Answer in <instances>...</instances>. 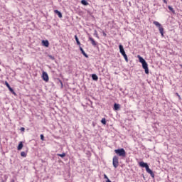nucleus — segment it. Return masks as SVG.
Here are the masks:
<instances>
[{"label": "nucleus", "instance_id": "obj_1", "mask_svg": "<svg viewBox=\"0 0 182 182\" xmlns=\"http://www.w3.org/2000/svg\"><path fill=\"white\" fill-rule=\"evenodd\" d=\"M114 153H116V154H117L119 157H126V151L123 148L115 149Z\"/></svg>", "mask_w": 182, "mask_h": 182}, {"label": "nucleus", "instance_id": "obj_2", "mask_svg": "<svg viewBox=\"0 0 182 182\" xmlns=\"http://www.w3.org/2000/svg\"><path fill=\"white\" fill-rule=\"evenodd\" d=\"M154 25H156L157 28H159V31L161 35V36H164V28H163V26L159 21H154Z\"/></svg>", "mask_w": 182, "mask_h": 182}, {"label": "nucleus", "instance_id": "obj_3", "mask_svg": "<svg viewBox=\"0 0 182 182\" xmlns=\"http://www.w3.org/2000/svg\"><path fill=\"white\" fill-rule=\"evenodd\" d=\"M112 164L114 168H117V167H119V157L117 156H114L113 157Z\"/></svg>", "mask_w": 182, "mask_h": 182}, {"label": "nucleus", "instance_id": "obj_4", "mask_svg": "<svg viewBox=\"0 0 182 182\" xmlns=\"http://www.w3.org/2000/svg\"><path fill=\"white\" fill-rule=\"evenodd\" d=\"M4 85H6V87H8L9 90H10V92H11V93H12V95H14V96H16V93L15 92L14 89H12V87H11V85H9V83H8V81H5Z\"/></svg>", "mask_w": 182, "mask_h": 182}, {"label": "nucleus", "instance_id": "obj_5", "mask_svg": "<svg viewBox=\"0 0 182 182\" xmlns=\"http://www.w3.org/2000/svg\"><path fill=\"white\" fill-rule=\"evenodd\" d=\"M142 68L144 69L146 75H149V65L146 61L142 63Z\"/></svg>", "mask_w": 182, "mask_h": 182}, {"label": "nucleus", "instance_id": "obj_6", "mask_svg": "<svg viewBox=\"0 0 182 182\" xmlns=\"http://www.w3.org/2000/svg\"><path fill=\"white\" fill-rule=\"evenodd\" d=\"M43 80H45V82H48L49 80V76L48 75V73L46 72H43V75H42Z\"/></svg>", "mask_w": 182, "mask_h": 182}, {"label": "nucleus", "instance_id": "obj_7", "mask_svg": "<svg viewBox=\"0 0 182 182\" xmlns=\"http://www.w3.org/2000/svg\"><path fill=\"white\" fill-rule=\"evenodd\" d=\"M119 52H120L121 55H122V56L124 55H126V52L124 51V48H123V45L120 44L119 46Z\"/></svg>", "mask_w": 182, "mask_h": 182}, {"label": "nucleus", "instance_id": "obj_8", "mask_svg": "<svg viewBox=\"0 0 182 182\" xmlns=\"http://www.w3.org/2000/svg\"><path fill=\"white\" fill-rule=\"evenodd\" d=\"M146 172L149 173V174H150V176L154 178V173H153V171H151V169H150V168L149 166H147L146 168Z\"/></svg>", "mask_w": 182, "mask_h": 182}, {"label": "nucleus", "instance_id": "obj_9", "mask_svg": "<svg viewBox=\"0 0 182 182\" xmlns=\"http://www.w3.org/2000/svg\"><path fill=\"white\" fill-rule=\"evenodd\" d=\"M42 43H43V46H46V48L49 47V41L48 40H43Z\"/></svg>", "mask_w": 182, "mask_h": 182}, {"label": "nucleus", "instance_id": "obj_10", "mask_svg": "<svg viewBox=\"0 0 182 182\" xmlns=\"http://www.w3.org/2000/svg\"><path fill=\"white\" fill-rule=\"evenodd\" d=\"M80 50L81 53L83 55V56H85V58H89V55H87V54L85 52V50L81 46H80Z\"/></svg>", "mask_w": 182, "mask_h": 182}, {"label": "nucleus", "instance_id": "obj_11", "mask_svg": "<svg viewBox=\"0 0 182 182\" xmlns=\"http://www.w3.org/2000/svg\"><path fill=\"white\" fill-rule=\"evenodd\" d=\"M139 166H140L141 167L144 168L149 167V165L147 164V163H144V162H143V161L139 162Z\"/></svg>", "mask_w": 182, "mask_h": 182}, {"label": "nucleus", "instance_id": "obj_12", "mask_svg": "<svg viewBox=\"0 0 182 182\" xmlns=\"http://www.w3.org/2000/svg\"><path fill=\"white\" fill-rule=\"evenodd\" d=\"M89 40L91 41L92 46H96V45H97V43H96V41H95V39H93V38L90 37Z\"/></svg>", "mask_w": 182, "mask_h": 182}, {"label": "nucleus", "instance_id": "obj_13", "mask_svg": "<svg viewBox=\"0 0 182 182\" xmlns=\"http://www.w3.org/2000/svg\"><path fill=\"white\" fill-rule=\"evenodd\" d=\"M54 14H56L58 15V18H62V13L59 11L58 10H54Z\"/></svg>", "mask_w": 182, "mask_h": 182}, {"label": "nucleus", "instance_id": "obj_14", "mask_svg": "<svg viewBox=\"0 0 182 182\" xmlns=\"http://www.w3.org/2000/svg\"><path fill=\"white\" fill-rule=\"evenodd\" d=\"M138 59L140 62V63L143 64L146 62V60H144L141 56L138 55Z\"/></svg>", "mask_w": 182, "mask_h": 182}, {"label": "nucleus", "instance_id": "obj_15", "mask_svg": "<svg viewBox=\"0 0 182 182\" xmlns=\"http://www.w3.org/2000/svg\"><path fill=\"white\" fill-rule=\"evenodd\" d=\"M92 80H99V77H97V75L96 74H92Z\"/></svg>", "mask_w": 182, "mask_h": 182}, {"label": "nucleus", "instance_id": "obj_16", "mask_svg": "<svg viewBox=\"0 0 182 182\" xmlns=\"http://www.w3.org/2000/svg\"><path fill=\"white\" fill-rule=\"evenodd\" d=\"M120 109V105H119V104H114V110H118V109Z\"/></svg>", "mask_w": 182, "mask_h": 182}, {"label": "nucleus", "instance_id": "obj_17", "mask_svg": "<svg viewBox=\"0 0 182 182\" xmlns=\"http://www.w3.org/2000/svg\"><path fill=\"white\" fill-rule=\"evenodd\" d=\"M81 4L82 5H85V6H87V5H89V3L87 1H86V0H82Z\"/></svg>", "mask_w": 182, "mask_h": 182}, {"label": "nucleus", "instance_id": "obj_18", "mask_svg": "<svg viewBox=\"0 0 182 182\" xmlns=\"http://www.w3.org/2000/svg\"><path fill=\"white\" fill-rule=\"evenodd\" d=\"M22 147H23V144L21 141L18 146V150H22Z\"/></svg>", "mask_w": 182, "mask_h": 182}, {"label": "nucleus", "instance_id": "obj_19", "mask_svg": "<svg viewBox=\"0 0 182 182\" xmlns=\"http://www.w3.org/2000/svg\"><path fill=\"white\" fill-rule=\"evenodd\" d=\"M168 9H169V11H171V13L176 14V11H174V9H173V7H171V6H168Z\"/></svg>", "mask_w": 182, "mask_h": 182}, {"label": "nucleus", "instance_id": "obj_20", "mask_svg": "<svg viewBox=\"0 0 182 182\" xmlns=\"http://www.w3.org/2000/svg\"><path fill=\"white\" fill-rule=\"evenodd\" d=\"M75 41L77 42V45L80 46V41H79V38H77V36H75Z\"/></svg>", "mask_w": 182, "mask_h": 182}, {"label": "nucleus", "instance_id": "obj_21", "mask_svg": "<svg viewBox=\"0 0 182 182\" xmlns=\"http://www.w3.org/2000/svg\"><path fill=\"white\" fill-rule=\"evenodd\" d=\"M57 156H58L59 157H62V159H63V157H65L66 156V154H65V153L58 154Z\"/></svg>", "mask_w": 182, "mask_h": 182}, {"label": "nucleus", "instance_id": "obj_22", "mask_svg": "<svg viewBox=\"0 0 182 182\" xmlns=\"http://www.w3.org/2000/svg\"><path fill=\"white\" fill-rule=\"evenodd\" d=\"M122 56L125 59L126 62H129V58H127V54H124V55H122Z\"/></svg>", "mask_w": 182, "mask_h": 182}, {"label": "nucleus", "instance_id": "obj_23", "mask_svg": "<svg viewBox=\"0 0 182 182\" xmlns=\"http://www.w3.org/2000/svg\"><path fill=\"white\" fill-rule=\"evenodd\" d=\"M21 157H26V152H25V151L21 152Z\"/></svg>", "mask_w": 182, "mask_h": 182}, {"label": "nucleus", "instance_id": "obj_24", "mask_svg": "<svg viewBox=\"0 0 182 182\" xmlns=\"http://www.w3.org/2000/svg\"><path fill=\"white\" fill-rule=\"evenodd\" d=\"M48 56L49 59H51V60H55V57L53 56L52 55H48Z\"/></svg>", "mask_w": 182, "mask_h": 182}, {"label": "nucleus", "instance_id": "obj_25", "mask_svg": "<svg viewBox=\"0 0 182 182\" xmlns=\"http://www.w3.org/2000/svg\"><path fill=\"white\" fill-rule=\"evenodd\" d=\"M101 123H102V124H106V118H102L101 120Z\"/></svg>", "mask_w": 182, "mask_h": 182}, {"label": "nucleus", "instance_id": "obj_26", "mask_svg": "<svg viewBox=\"0 0 182 182\" xmlns=\"http://www.w3.org/2000/svg\"><path fill=\"white\" fill-rule=\"evenodd\" d=\"M40 137H41V140H42L43 141V140H45V136H43V134H41Z\"/></svg>", "mask_w": 182, "mask_h": 182}, {"label": "nucleus", "instance_id": "obj_27", "mask_svg": "<svg viewBox=\"0 0 182 182\" xmlns=\"http://www.w3.org/2000/svg\"><path fill=\"white\" fill-rule=\"evenodd\" d=\"M94 35H95V36H96V38H99V35L97 34V31H95Z\"/></svg>", "mask_w": 182, "mask_h": 182}, {"label": "nucleus", "instance_id": "obj_28", "mask_svg": "<svg viewBox=\"0 0 182 182\" xmlns=\"http://www.w3.org/2000/svg\"><path fill=\"white\" fill-rule=\"evenodd\" d=\"M104 178H106V180L107 181V178H109V177H107L106 174H104Z\"/></svg>", "mask_w": 182, "mask_h": 182}, {"label": "nucleus", "instance_id": "obj_29", "mask_svg": "<svg viewBox=\"0 0 182 182\" xmlns=\"http://www.w3.org/2000/svg\"><path fill=\"white\" fill-rule=\"evenodd\" d=\"M20 130H21V132H25V129H24L23 127H21V128L20 129Z\"/></svg>", "mask_w": 182, "mask_h": 182}, {"label": "nucleus", "instance_id": "obj_30", "mask_svg": "<svg viewBox=\"0 0 182 182\" xmlns=\"http://www.w3.org/2000/svg\"><path fill=\"white\" fill-rule=\"evenodd\" d=\"M104 36H107V34L105 31L102 32Z\"/></svg>", "mask_w": 182, "mask_h": 182}, {"label": "nucleus", "instance_id": "obj_31", "mask_svg": "<svg viewBox=\"0 0 182 182\" xmlns=\"http://www.w3.org/2000/svg\"><path fill=\"white\" fill-rule=\"evenodd\" d=\"M178 97H179V99H181V97L180 96V95H178V93H176Z\"/></svg>", "mask_w": 182, "mask_h": 182}, {"label": "nucleus", "instance_id": "obj_32", "mask_svg": "<svg viewBox=\"0 0 182 182\" xmlns=\"http://www.w3.org/2000/svg\"><path fill=\"white\" fill-rule=\"evenodd\" d=\"M106 182H112V181H110V179L107 178V180L106 181Z\"/></svg>", "mask_w": 182, "mask_h": 182}, {"label": "nucleus", "instance_id": "obj_33", "mask_svg": "<svg viewBox=\"0 0 182 182\" xmlns=\"http://www.w3.org/2000/svg\"><path fill=\"white\" fill-rule=\"evenodd\" d=\"M163 1L164 2V4H167V0H163Z\"/></svg>", "mask_w": 182, "mask_h": 182}, {"label": "nucleus", "instance_id": "obj_34", "mask_svg": "<svg viewBox=\"0 0 182 182\" xmlns=\"http://www.w3.org/2000/svg\"><path fill=\"white\" fill-rule=\"evenodd\" d=\"M11 182H15V181L14 180H11Z\"/></svg>", "mask_w": 182, "mask_h": 182}]
</instances>
